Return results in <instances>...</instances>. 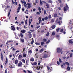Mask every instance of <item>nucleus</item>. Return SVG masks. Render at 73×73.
<instances>
[{
    "instance_id": "34",
    "label": "nucleus",
    "mask_w": 73,
    "mask_h": 73,
    "mask_svg": "<svg viewBox=\"0 0 73 73\" xmlns=\"http://www.w3.org/2000/svg\"><path fill=\"white\" fill-rule=\"evenodd\" d=\"M64 31V29H62L60 30V32H62Z\"/></svg>"
},
{
    "instance_id": "57",
    "label": "nucleus",
    "mask_w": 73,
    "mask_h": 73,
    "mask_svg": "<svg viewBox=\"0 0 73 73\" xmlns=\"http://www.w3.org/2000/svg\"><path fill=\"white\" fill-rule=\"evenodd\" d=\"M15 38H16V39H17V40H19V38L17 36H16Z\"/></svg>"
},
{
    "instance_id": "56",
    "label": "nucleus",
    "mask_w": 73,
    "mask_h": 73,
    "mask_svg": "<svg viewBox=\"0 0 73 73\" xmlns=\"http://www.w3.org/2000/svg\"><path fill=\"white\" fill-rule=\"evenodd\" d=\"M13 51L16 50V49H15V48H13L12 50Z\"/></svg>"
},
{
    "instance_id": "17",
    "label": "nucleus",
    "mask_w": 73,
    "mask_h": 73,
    "mask_svg": "<svg viewBox=\"0 0 73 73\" xmlns=\"http://www.w3.org/2000/svg\"><path fill=\"white\" fill-rule=\"evenodd\" d=\"M19 62V61L17 60H16L15 62V64L16 65H17V64Z\"/></svg>"
},
{
    "instance_id": "36",
    "label": "nucleus",
    "mask_w": 73,
    "mask_h": 73,
    "mask_svg": "<svg viewBox=\"0 0 73 73\" xmlns=\"http://www.w3.org/2000/svg\"><path fill=\"white\" fill-rule=\"evenodd\" d=\"M40 5H42V2L41 1V0H40Z\"/></svg>"
},
{
    "instance_id": "27",
    "label": "nucleus",
    "mask_w": 73,
    "mask_h": 73,
    "mask_svg": "<svg viewBox=\"0 0 73 73\" xmlns=\"http://www.w3.org/2000/svg\"><path fill=\"white\" fill-rule=\"evenodd\" d=\"M35 44L36 45H40V43H38V42H36L35 43Z\"/></svg>"
},
{
    "instance_id": "55",
    "label": "nucleus",
    "mask_w": 73,
    "mask_h": 73,
    "mask_svg": "<svg viewBox=\"0 0 73 73\" xmlns=\"http://www.w3.org/2000/svg\"><path fill=\"white\" fill-rule=\"evenodd\" d=\"M47 69H48V70H49V69H50V68H49V67L47 66Z\"/></svg>"
},
{
    "instance_id": "48",
    "label": "nucleus",
    "mask_w": 73,
    "mask_h": 73,
    "mask_svg": "<svg viewBox=\"0 0 73 73\" xmlns=\"http://www.w3.org/2000/svg\"><path fill=\"white\" fill-rule=\"evenodd\" d=\"M5 73H7V69H6L5 72Z\"/></svg>"
},
{
    "instance_id": "21",
    "label": "nucleus",
    "mask_w": 73,
    "mask_h": 73,
    "mask_svg": "<svg viewBox=\"0 0 73 73\" xmlns=\"http://www.w3.org/2000/svg\"><path fill=\"white\" fill-rule=\"evenodd\" d=\"M30 61H32V62H33L34 61H35V59L33 58H31L30 59Z\"/></svg>"
},
{
    "instance_id": "23",
    "label": "nucleus",
    "mask_w": 73,
    "mask_h": 73,
    "mask_svg": "<svg viewBox=\"0 0 73 73\" xmlns=\"http://www.w3.org/2000/svg\"><path fill=\"white\" fill-rule=\"evenodd\" d=\"M55 27H56V26L54 25L52 26L51 28L52 29H54V28H55Z\"/></svg>"
},
{
    "instance_id": "2",
    "label": "nucleus",
    "mask_w": 73,
    "mask_h": 73,
    "mask_svg": "<svg viewBox=\"0 0 73 73\" xmlns=\"http://www.w3.org/2000/svg\"><path fill=\"white\" fill-rule=\"evenodd\" d=\"M28 36H29V38H31V37H32V34H31L32 33V32L30 31H29L28 32Z\"/></svg>"
},
{
    "instance_id": "25",
    "label": "nucleus",
    "mask_w": 73,
    "mask_h": 73,
    "mask_svg": "<svg viewBox=\"0 0 73 73\" xmlns=\"http://www.w3.org/2000/svg\"><path fill=\"white\" fill-rule=\"evenodd\" d=\"M22 61L23 62L25 63V60H24V59H22Z\"/></svg>"
},
{
    "instance_id": "12",
    "label": "nucleus",
    "mask_w": 73,
    "mask_h": 73,
    "mask_svg": "<svg viewBox=\"0 0 73 73\" xmlns=\"http://www.w3.org/2000/svg\"><path fill=\"white\" fill-rule=\"evenodd\" d=\"M38 54L37 53L35 54V56L36 57V58H38Z\"/></svg>"
},
{
    "instance_id": "62",
    "label": "nucleus",
    "mask_w": 73,
    "mask_h": 73,
    "mask_svg": "<svg viewBox=\"0 0 73 73\" xmlns=\"http://www.w3.org/2000/svg\"><path fill=\"white\" fill-rule=\"evenodd\" d=\"M26 11L27 12V14H28V10H26Z\"/></svg>"
},
{
    "instance_id": "29",
    "label": "nucleus",
    "mask_w": 73,
    "mask_h": 73,
    "mask_svg": "<svg viewBox=\"0 0 73 73\" xmlns=\"http://www.w3.org/2000/svg\"><path fill=\"white\" fill-rule=\"evenodd\" d=\"M54 35H55V32H53L52 33V36H54Z\"/></svg>"
},
{
    "instance_id": "26",
    "label": "nucleus",
    "mask_w": 73,
    "mask_h": 73,
    "mask_svg": "<svg viewBox=\"0 0 73 73\" xmlns=\"http://www.w3.org/2000/svg\"><path fill=\"white\" fill-rule=\"evenodd\" d=\"M44 44H45V43H44V42H41V45H44Z\"/></svg>"
},
{
    "instance_id": "32",
    "label": "nucleus",
    "mask_w": 73,
    "mask_h": 73,
    "mask_svg": "<svg viewBox=\"0 0 73 73\" xmlns=\"http://www.w3.org/2000/svg\"><path fill=\"white\" fill-rule=\"evenodd\" d=\"M29 25H31V19H29Z\"/></svg>"
},
{
    "instance_id": "33",
    "label": "nucleus",
    "mask_w": 73,
    "mask_h": 73,
    "mask_svg": "<svg viewBox=\"0 0 73 73\" xmlns=\"http://www.w3.org/2000/svg\"><path fill=\"white\" fill-rule=\"evenodd\" d=\"M6 61H5V63L7 64V62H8V58H6Z\"/></svg>"
},
{
    "instance_id": "35",
    "label": "nucleus",
    "mask_w": 73,
    "mask_h": 73,
    "mask_svg": "<svg viewBox=\"0 0 73 73\" xmlns=\"http://www.w3.org/2000/svg\"><path fill=\"white\" fill-rule=\"evenodd\" d=\"M66 64L67 65H68V66H69V63L68 62H66Z\"/></svg>"
},
{
    "instance_id": "20",
    "label": "nucleus",
    "mask_w": 73,
    "mask_h": 73,
    "mask_svg": "<svg viewBox=\"0 0 73 73\" xmlns=\"http://www.w3.org/2000/svg\"><path fill=\"white\" fill-rule=\"evenodd\" d=\"M70 69V67H69V66H68L67 68V70L69 71Z\"/></svg>"
},
{
    "instance_id": "64",
    "label": "nucleus",
    "mask_w": 73,
    "mask_h": 73,
    "mask_svg": "<svg viewBox=\"0 0 73 73\" xmlns=\"http://www.w3.org/2000/svg\"><path fill=\"white\" fill-rule=\"evenodd\" d=\"M43 51V49H41L40 50V52H42V51Z\"/></svg>"
},
{
    "instance_id": "39",
    "label": "nucleus",
    "mask_w": 73,
    "mask_h": 73,
    "mask_svg": "<svg viewBox=\"0 0 73 73\" xmlns=\"http://www.w3.org/2000/svg\"><path fill=\"white\" fill-rule=\"evenodd\" d=\"M20 9H21V7H18V9H17V10H20Z\"/></svg>"
},
{
    "instance_id": "4",
    "label": "nucleus",
    "mask_w": 73,
    "mask_h": 73,
    "mask_svg": "<svg viewBox=\"0 0 73 73\" xmlns=\"http://www.w3.org/2000/svg\"><path fill=\"white\" fill-rule=\"evenodd\" d=\"M43 68H44L43 66L42 65H40L39 67V66H37V69H38V70L40 69V68L41 69H42Z\"/></svg>"
},
{
    "instance_id": "5",
    "label": "nucleus",
    "mask_w": 73,
    "mask_h": 73,
    "mask_svg": "<svg viewBox=\"0 0 73 73\" xmlns=\"http://www.w3.org/2000/svg\"><path fill=\"white\" fill-rule=\"evenodd\" d=\"M31 65H33V66H35V65H36L37 64V63L36 62H34L33 63H31Z\"/></svg>"
},
{
    "instance_id": "28",
    "label": "nucleus",
    "mask_w": 73,
    "mask_h": 73,
    "mask_svg": "<svg viewBox=\"0 0 73 73\" xmlns=\"http://www.w3.org/2000/svg\"><path fill=\"white\" fill-rule=\"evenodd\" d=\"M33 36L34 38L36 37V33H34L33 34Z\"/></svg>"
},
{
    "instance_id": "44",
    "label": "nucleus",
    "mask_w": 73,
    "mask_h": 73,
    "mask_svg": "<svg viewBox=\"0 0 73 73\" xmlns=\"http://www.w3.org/2000/svg\"><path fill=\"white\" fill-rule=\"evenodd\" d=\"M58 1H59V3H61V2H62L61 0H58Z\"/></svg>"
},
{
    "instance_id": "63",
    "label": "nucleus",
    "mask_w": 73,
    "mask_h": 73,
    "mask_svg": "<svg viewBox=\"0 0 73 73\" xmlns=\"http://www.w3.org/2000/svg\"><path fill=\"white\" fill-rule=\"evenodd\" d=\"M38 10L39 11H41V8H40V7L38 8Z\"/></svg>"
},
{
    "instance_id": "1",
    "label": "nucleus",
    "mask_w": 73,
    "mask_h": 73,
    "mask_svg": "<svg viewBox=\"0 0 73 73\" xmlns=\"http://www.w3.org/2000/svg\"><path fill=\"white\" fill-rule=\"evenodd\" d=\"M57 51L58 53H61V54H62V50L60 48H57Z\"/></svg>"
},
{
    "instance_id": "42",
    "label": "nucleus",
    "mask_w": 73,
    "mask_h": 73,
    "mask_svg": "<svg viewBox=\"0 0 73 73\" xmlns=\"http://www.w3.org/2000/svg\"><path fill=\"white\" fill-rule=\"evenodd\" d=\"M34 42V40H32L31 42V44H33V43Z\"/></svg>"
},
{
    "instance_id": "19",
    "label": "nucleus",
    "mask_w": 73,
    "mask_h": 73,
    "mask_svg": "<svg viewBox=\"0 0 73 73\" xmlns=\"http://www.w3.org/2000/svg\"><path fill=\"white\" fill-rule=\"evenodd\" d=\"M28 53H30L31 54L32 53V51L31 50H30L28 51Z\"/></svg>"
},
{
    "instance_id": "51",
    "label": "nucleus",
    "mask_w": 73,
    "mask_h": 73,
    "mask_svg": "<svg viewBox=\"0 0 73 73\" xmlns=\"http://www.w3.org/2000/svg\"><path fill=\"white\" fill-rule=\"evenodd\" d=\"M30 31H31V32H34L35 31V30H30Z\"/></svg>"
},
{
    "instance_id": "46",
    "label": "nucleus",
    "mask_w": 73,
    "mask_h": 73,
    "mask_svg": "<svg viewBox=\"0 0 73 73\" xmlns=\"http://www.w3.org/2000/svg\"><path fill=\"white\" fill-rule=\"evenodd\" d=\"M27 20H26L25 22V24H27Z\"/></svg>"
},
{
    "instance_id": "50",
    "label": "nucleus",
    "mask_w": 73,
    "mask_h": 73,
    "mask_svg": "<svg viewBox=\"0 0 73 73\" xmlns=\"http://www.w3.org/2000/svg\"><path fill=\"white\" fill-rule=\"evenodd\" d=\"M40 27V26H37L36 27V28L37 29H38V28H39Z\"/></svg>"
},
{
    "instance_id": "13",
    "label": "nucleus",
    "mask_w": 73,
    "mask_h": 73,
    "mask_svg": "<svg viewBox=\"0 0 73 73\" xmlns=\"http://www.w3.org/2000/svg\"><path fill=\"white\" fill-rule=\"evenodd\" d=\"M20 41L22 42H24V39L23 38L22 39L21 38H20Z\"/></svg>"
},
{
    "instance_id": "38",
    "label": "nucleus",
    "mask_w": 73,
    "mask_h": 73,
    "mask_svg": "<svg viewBox=\"0 0 73 73\" xmlns=\"http://www.w3.org/2000/svg\"><path fill=\"white\" fill-rule=\"evenodd\" d=\"M54 17H56L57 16V14H55L54 15Z\"/></svg>"
},
{
    "instance_id": "10",
    "label": "nucleus",
    "mask_w": 73,
    "mask_h": 73,
    "mask_svg": "<svg viewBox=\"0 0 73 73\" xmlns=\"http://www.w3.org/2000/svg\"><path fill=\"white\" fill-rule=\"evenodd\" d=\"M26 32V31L24 30H22L21 31V32L22 33H23V34H24V33H25Z\"/></svg>"
},
{
    "instance_id": "60",
    "label": "nucleus",
    "mask_w": 73,
    "mask_h": 73,
    "mask_svg": "<svg viewBox=\"0 0 73 73\" xmlns=\"http://www.w3.org/2000/svg\"><path fill=\"white\" fill-rule=\"evenodd\" d=\"M44 32V30H42L41 31V33H43Z\"/></svg>"
},
{
    "instance_id": "9",
    "label": "nucleus",
    "mask_w": 73,
    "mask_h": 73,
    "mask_svg": "<svg viewBox=\"0 0 73 73\" xmlns=\"http://www.w3.org/2000/svg\"><path fill=\"white\" fill-rule=\"evenodd\" d=\"M11 28H12L11 29V30H12V31H15V28L14 27V25L12 26H11Z\"/></svg>"
},
{
    "instance_id": "18",
    "label": "nucleus",
    "mask_w": 73,
    "mask_h": 73,
    "mask_svg": "<svg viewBox=\"0 0 73 73\" xmlns=\"http://www.w3.org/2000/svg\"><path fill=\"white\" fill-rule=\"evenodd\" d=\"M20 35L22 38H23V37H24V36H23V34H22V33H20Z\"/></svg>"
},
{
    "instance_id": "3",
    "label": "nucleus",
    "mask_w": 73,
    "mask_h": 73,
    "mask_svg": "<svg viewBox=\"0 0 73 73\" xmlns=\"http://www.w3.org/2000/svg\"><path fill=\"white\" fill-rule=\"evenodd\" d=\"M68 6L66 4V7H64V11H66V10L68 9Z\"/></svg>"
},
{
    "instance_id": "15",
    "label": "nucleus",
    "mask_w": 73,
    "mask_h": 73,
    "mask_svg": "<svg viewBox=\"0 0 73 73\" xmlns=\"http://www.w3.org/2000/svg\"><path fill=\"white\" fill-rule=\"evenodd\" d=\"M23 57H27V54L25 53H23Z\"/></svg>"
},
{
    "instance_id": "61",
    "label": "nucleus",
    "mask_w": 73,
    "mask_h": 73,
    "mask_svg": "<svg viewBox=\"0 0 73 73\" xmlns=\"http://www.w3.org/2000/svg\"><path fill=\"white\" fill-rule=\"evenodd\" d=\"M51 22H52V23H53V22H54V20H53V19H52L51 20Z\"/></svg>"
},
{
    "instance_id": "6",
    "label": "nucleus",
    "mask_w": 73,
    "mask_h": 73,
    "mask_svg": "<svg viewBox=\"0 0 73 73\" xmlns=\"http://www.w3.org/2000/svg\"><path fill=\"white\" fill-rule=\"evenodd\" d=\"M31 3H27V5L28 6H27V9H28V8L30 9V8H31Z\"/></svg>"
},
{
    "instance_id": "16",
    "label": "nucleus",
    "mask_w": 73,
    "mask_h": 73,
    "mask_svg": "<svg viewBox=\"0 0 73 73\" xmlns=\"http://www.w3.org/2000/svg\"><path fill=\"white\" fill-rule=\"evenodd\" d=\"M10 66H9V68H11V69H12V68H14V66H13L12 65H11Z\"/></svg>"
},
{
    "instance_id": "54",
    "label": "nucleus",
    "mask_w": 73,
    "mask_h": 73,
    "mask_svg": "<svg viewBox=\"0 0 73 73\" xmlns=\"http://www.w3.org/2000/svg\"><path fill=\"white\" fill-rule=\"evenodd\" d=\"M63 4H61V5H60V7H63Z\"/></svg>"
},
{
    "instance_id": "37",
    "label": "nucleus",
    "mask_w": 73,
    "mask_h": 73,
    "mask_svg": "<svg viewBox=\"0 0 73 73\" xmlns=\"http://www.w3.org/2000/svg\"><path fill=\"white\" fill-rule=\"evenodd\" d=\"M59 61L60 62H62V61H61V58H59Z\"/></svg>"
},
{
    "instance_id": "11",
    "label": "nucleus",
    "mask_w": 73,
    "mask_h": 73,
    "mask_svg": "<svg viewBox=\"0 0 73 73\" xmlns=\"http://www.w3.org/2000/svg\"><path fill=\"white\" fill-rule=\"evenodd\" d=\"M11 8L10 9L9 12H8V14L7 15L8 17H9V15H10V13H11Z\"/></svg>"
},
{
    "instance_id": "24",
    "label": "nucleus",
    "mask_w": 73,
    "mask_h": 73,
    "mask_svg": "<svg viewBox=\"0 0 73 73\" xmlns=\"http://www.w3.org/2000/svg\"><path fill=\"white\" fill-rule=\"evenodd\" d=\"M69 42L70 44H73V41H72V40H69Z\"/></svg>"
},
{
    "instance_id": "45",
    "label": "nucleus",
    "mask_w": 73,
    "mask_h": 73,
    "mask_svg": "<svg viewBox=\"0 0 73 73\" xmlns=\"http://www.w3.org/2000/svg\"><path fill=\"white\" fill-rule=\"evenodd\" d=\"M60 30V28H58V29H56V31L57 32H58V31Z\"/></svg>"
},
{
    "instance_id": "7",
    "label": "nucleus",
    "mask_w": 73,
    "mask_h": 73,
    "mask_svg": "<svg viewBox=\"0 0 73 73\" xmlns=\"http://www.w3.org/2000/svg\"><path fill=\"white\" fill-rule=\"evenodd\" d=\"M22 62H20L18 64V66H21L22 65Z\"/></svg>"
},
{
    "instance_id": "52",
    "label": "nucleus",
    "mask_w": 73,
    "mask_h": 73,
    "mask_svg": "<svg viewBox=\"0 0 73 73\" xmlns=\"http://www.w3.org/2000/svg\"><path fill=\"white\" fill-rule=\"evenodd\" d=\"M50 42V40H48L47 42H46V44H48V43H49Z\"/></svg>"
},
{
    "instance_id": "31",
    "label": "nucleus",
    "mask_w": 73,
    "mask_h": 73,
    "mask_svg": "<svg viewBox=\"0 0 73 73\" xmlns=\"http://www.w3.org/2000/svg\"><path fill=\"white\" fill-rule=\"evenodd\" d=\"M43 58H46V54H45L43 56Z\"/></svg>"
},
{
    "instance_id": "22",
    "label": "nucleus",
    "mask_w": 73,
    "mask_h": 73,
    "mask_svg": "<svg viewBox=\"0 0 73 73\" xmlns=\"http://www.w3.org/2000/svg\"><path fill=\"white\" fill-rule=\"evenodd\" d=\"M48 3H52V1L51 0H49L48 1Z\"/></svg>"
},
{
    "instance_id": "49",
    "label": "nucleus",
    "mask_w": 73,
    "mask_h": 73,
    "mask_svg": "<svg viewBox=\"0 0 73 73\" xmlns=\"http://www.w3.org/2000/svg\"><path fill=\"white\" fill-rule=\"evenodd\" d=\"M22 10L23 11H25V9H24V8H22Z\"/></svg>"
},
{
    "instance_id": "53",
    "label": "nucleus",
    "mask_w": 73,
    "mask_h": 73,
    "mask_svg": "<svg viewBox=\"0 0 73 73\" xmlns=\"http://www.w3.org/2000/svg\"><path fill=\"white\" fill-rule=\"evenodd\" d=\"M43 40V41H44V42H46V39H44Z\"/></svg>"
},
{
    "instance_id": "43",
    "label": "nucleus",
    "mask_w": 73,
    "mask_h": 73,
    "mask_svg": "<svg viewBox=\"0 0 73 73\" xmlns=\"http://www.w3.org/2000/svg\"><path fill=\"white\" fill-rule=\"evenodd\" d=\"M41 21H42V20H39L38 21V22H39V24H40L41 23Z\"/></svg>"
},
{
    "instance_id": "41",
    "label": "nucleus",
    "mask_w": 73,
    "mask_h": 73,
    "mask_svg": "<svg viewBox=\"0 0 73 73\" xmlns=\"http://www.w3.org/2000/svg\"><path fill=\"white\" fill-rule=\"evenodd\" d=\"M61 68H64V65H61Z\"/></svg>"
},
{
    "instance_id": "59",
    "label": "nucleus",
    "mask_w": 73,
    "mask_h": 73,
    "mask_svg": "<svg viewBox=\"0 0 73 73\" xmlns=\"http://www.w3.org/2000/svg\"><path fill=\"white\" fill-rule=\"evenodd\" d=\"M33 12H35L36 11V9H33Z\"/></svg>"
},
{
    "instance_id": "14",
    "label": "nucleus",
    "mask_w": 73,
    "mask_h": 73,
    "mask_svg": "<svg viewBox=\"0 0 73 73\" xmlns=\"http://www.w3.org/2000/svg\"><path fill=\"white\" fill-rule=\"evenodd\" d=\"M22 57H23V56H22V55L20 54L18 58H21Z\"/></svg>"
},
{
    "instance_id": "8",
    "label": "nucleus",
    "mask_w": 73,
    "mask_h": 73,
    "mask_svg": "<svg viewBox=\"0 0 73 73\" xmlns=\"http://www.w3.org/2000/svg\"><path fill=\"white\" fill-rule=\"evenodd\" d=\"M1 60L2 61H3V54H2V53L1 52Z\"/></svg>"
},
{
    "instance_id": "58",
    "label": "nucleus",
    "mask_w": 73,
    "mask_h": 73,
    "mask_svg": "<svg viewBox=\"0 0 73 73\" xmlns=\"http://www.w3.org/2000/svg\"><path fill=\"white\" fill-rule=\"evenodd\" d=\"M36 14H37V15H40V13L37 12H36Z\"/></svg>"
},
{
    "instance_id": "30",
    "label": "nucleus",
    "mask_w": 73,
    "mask_h": 73,
    "mask_svg": "<svg viewBox=\"0 0 73 73\" xmlns=\"http://www.w3.org/2000/svg\"><path fill=\"white\" fill-rule=\"evenodd\" d=\"M46 7H47V8H49V5L48 4H47L46 5Z\"/></svg>"
},
{
    "instance_id": "47",
    "label": "nucleus",
    "mask_w": 73,
    "mask_h": 73,
    "mask_svg": "<svg viewBox=\"0 0 73 73\" xmlns=\"http://www.w3.org/2000/svg\"><path fill=\"white\" fill-rule=\"evenodd\" d=\"M51 15H49L48 16V19H50L51 18Z\"/></svg>"
},
{
    "instance_id": "40",
    "label": "nucleus",
    "mask_w": 73,
    "mask_h": 73,
    "mask_svg": "<svg viewBox=\"0 0 73 73\" xmlns=\"http://www.w3.org/2000/svg\"><path fill=\"white\" fill-rule=\"evenodd\" d=\"M49 33L48 32L46 34V36H49Z\"/></svg>"
}]
</instances>
